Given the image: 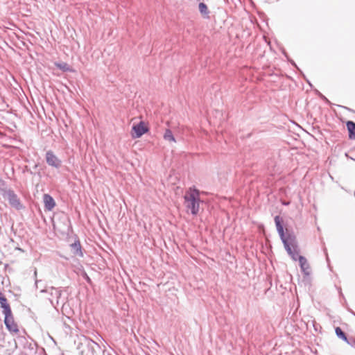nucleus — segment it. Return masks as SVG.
Here are the masks:
<instances>
[{
	"label": "nucleus",
	"instance_id": "1",
	"mask_svg": "<svg viewBox=\"0 0 355 355\" xmlns=\"http://www.w3.org/2000/svg\"><path fill=\"white\" fill-rule=\"evenodd\" d=\"M184 205L188 211L193 216H196L200 211V191L196 188L190 187L184 196Z\"/></svg>",
	"mask_w": 355,
	"mask_h": 355
},
{
	"label": "nucleus",
	"instance_id": "4",
	"mask_svg": "<svg viewBox=\"0 0 355 355\" xmlns=\"http://www.w3.org/2000/svg\"><path fill=\"white\" fill-rule=\"evenodd\" d=\"M284 245L286 252L291 258L294 261L298 260L300 263V258L304 257L299 254L296 237L293 239L290 237L288 241L284 242Z\"/></svg>",
	"mask_w": 355,
	"mask_h": 355
},
{
	"label": "nucleus",
	"instance_id": "14",
	"mask_svg": "<svg viewBox=\"0 0 355 355\" xmlns=\"http://www.w3.org/2000/svg\"><path fill=\"white\" fill-rule=\"evenodd\" d=\"M71 248L73 250L74 254L83 257V252L81 250V245L79 241H76L71 244Z\"/></svg>",
	"mask_w": 355,
	"mask_h": 355
},
{
	"label": "nucleus",
	"instance_id": "10",
	"mask_svg": "<svg viewBox=\"0 0 355 355\" xmlns=\"http://www.w3.org/2000/svg\"><path fill=\"white\" fill-rule=\"evenodd\" d=\"M45 209L51 211L55 206L54 199L49 194H44L43 196Z\"/></svg>",
	"mask_w": 355,
	"mask_h": 355
},
{
	"label": "nucleus",
	"instance_id": "20",
	"mask_svg": "<svg viewBox=\"0 0 355 355\" xmlns=\"http://www.w3.org/2000/svg\"><path fill=\"white\" fill-rule=\"evenodd\" d=\"M28 312L30 314V317L32 318L33 319H34V316H33V313L31 312V309L28 308L27 309Z\"/></svg>",
	"mask_w": 355,
	"mask_h": 355
},
{
	"label": "nucleus",
	"instance_id": "3",
	"mask_svg": "<svg viewBox=\"0 0 355 355\" xmlns=\"http://www.w3.org/2000/svg\"><path fill=\"white\" fill-rule=\"evenodd\" d=\"M284 245L286 252L291 258L294 261L298 260L300 263V258L304 257L299 254L296 237L293 239L290 237L288 241L284 242Z\"/></svg>",
	"mask_w": 355,
	"mask_h": 355
},
{
	"label": "nucleus",
	"instance_id": "16",
	"mask_svg": "<svg viewBox=\"0 0 355 355\" xmlns=\"http://www.w3.org/2000/svg\"><path fill=\"white\" fill-rule=\"evenodd\" d=\"M164 139L166 141H173V142L176 141L172 132L169 129L166 130V131L164 134Z\"/></svg>",
	"mask_w": 355,
	"mask_h": 355
},
{
	"label": "nucleus",
	"instance_id": "11",
	"mask_svg": "<svg viewBox=\"0 0 355 355\" xmlns=\"http://www.w3.org/2000/svg\"><path fill=\"white\" fill-rule=\"evenodd\" d=\"M300 266L301 268L302 272L305 275L308 276L310 275V273H311L310 266L305 257L300 258Z\"/></svg>",
	"mask_w": 355,
	"mask_h": 355
},
{
	"label": "nucleus",
	"instance_id": "17",
	"mask_svg": "<svg viewBox=\"0 0 355 355\" xmlns=\"http://www.w3.org/2000/svg\"><path fill=\"white\" fill-rule=\"evenodd\" d=\"M55 66L63 71H71L70 67L66 62H58L55 63Z\"/></svg>",
	"mask_w": 355,
	"mask_h": 355
},
{
	"label": "nucleus",
	"instance_id": "8",
	"mask_svg": "<svg viewBox=\"0 0 355 355\" xmlns=\"http://www.w3.org/2000/svg\"><path fill=\"white\" fill-rule=\"evenodd\" d=\"M3 313L5 315L4 322L8 329H9L10 331H16L17 330V326L14 322L13 318L12 316L11 309H10L9 313L3 311Z\"/></svg>",
	"mask_w": 355,
	"mask_h": 355
},
{
	"label": "nucleus",
	"instance_id": "2",
	"mask_svg": "<svg viewBox=\"0 0 355 355\" xmlns=\"http://www.w3.org/2000/svg\"><path fill=\"white\" fill-rule=\"evenodd\" d=\"M0 196H1L4 200H8L12 207L17 209H21V205L17 195L12 190L4 187L3 184L0 186Z\"/></svg>",
	"mask_w": 355,
	"mask_h": 355
},
{
	"label": "nucleus",
	"instance_id": "6",
	"mask_svg": "<svg viewBox=\"0 0 355 355\" xmlns=\"http://www.w3.org/2000/svg\"><path fill=\"white\" fill-rule=\"evenodd\" d=\"M45 159L47 164L55 168L62 166V161L55 155L52 150H48L45 155Z\"/></svg>",
	"mask_w": 355,
	"mask_h": 355
},
{
	"label": "nucleus",
	"instance_id": "24",
	"mask_svg": "<svg viewBox=\"0 0 355 355\" xmlns=\"http://www.w3.org/2000/svg\"><path fill=\"white\" fill-rule=\"evenodd\" d=\"M292 63H293V64L294 66H295V67H297V66H296L295 63H294V62H292Z\"/></svg>",
	"mask_w": 355,
	"mask_h": 355
},
{
	"label": "nucleus",
	"instance_id": "21",
	"mask_svg": "<svg viewBox=\"0 0 355 355\" xmlns=\"http://www.w3.org/2000/svg\"><path fill=\"white\" fill-rule=\"evenodd\" d=\"M29 348H30L31 350H32L34 352H35V348L33 347H32V344L31 343L29 345Z\"/></svg>",
	"mask_w": 355,
	"mask_h": 355
},
{
	"label": "nucleus",
	"instance_id": "23",
	"mask_svg": "<svg viewBox=\"0 0 355 355\" xmlns=\"http://www.w3.org/2000/svg\"><path fill=\"white\" fill-rule=\"evenodd\" d=\"M37 284H38V281L35 280V285H36L37 287Z\"/></svg>",
	"mask_w": 355,
	"mask_h": 355
},
{
	"label": "nucleus",
	"instance_id": "15",
	"mask_svg": "<svg viewBox=\"0 0 355 355\" xmlns=\"http://www.w3.org/2000/svg\"><path fill=\"white\" fill-rule=\"evenodd\" d=\"M0 304L1 308H3V311H6L7 313H9L10 307V305L7 302L6 298L3 295L0 297Z\"/></svg>",
	"mask_w": 355,
	"mask_h": 355
},
{
	"label": "nucleus",
	"instance_id": "25",
	"mask_svg": "<svg viewBox=\"0 0 355 355\" xmlns=\"http://www.w3.org/2000/svg\"><path fill=\"white\" fill-rule=\"evenodd\" d=\"M2 296H3V295L1 294V293H0V297H2Z\"/></svg>",
	"mask_w": 355,
	"mask_h": 355
},
{
	"label": "nucleus",
	"instance_id": "12",
	"mask_svg": "<svg viewBox=\"0 0 355 355\" xmlns=\"http://www.w3.org/2000/svg\"><path fill=\"white\" fill-rule=\"evenodd\" d=\"M41 292L42 293H44V292L49 293L52 297H55L57 300H58L61 295V291L54 287H50L48 289H42Z\"/></svg>",
	"mask_w": 355,
	"mask_h": 355
},
{
	"label": "nucleus",
	"instance_id": "18",
	"mask_svg": "<svg viewBox=\"0 0 355 355\" xmlns=\"http://www.w3.org/2000/svg\"><path fill=\"white\" fill-rule=\"evenodd\" d=\"M336 336L341 338L342 340L347 342V338L346 334L343 332V331L340 327H336L335 329Z\"/></svg>",
	"mask_w": 355,
	"mask_h": 355
},
{
	"label": "nucleus",
	"instance_id": "9",
	"mask_svg": "<svg viewBox=\"0 0 355 355\" xmlns=\"http://www.w3.org/2000/svg\"><path fill=\"white\" fill-rule=\"evenodd\" d=\"M87 355H96L101 351L100 345L94 341H90L87 345Z\"/></svg>",
	"mask_w": 355,
	"mask_h": 355
},
{
	"label": "nucleus",
	"instance_id": "13",
	"mask_svg": "<svg viewBox=\"0 0 355 355\" xmlns=\"http://www.w3.org/2000/svg\"><path fill=\"white\" fill-rule=\"evenodd\" d=\"M346 125L349 131V138L355 139V123L352 121H348Z\"/></svg>",
	"mask_w": 355,
	"mask_h": 355
},
{
	"label": "nucleus",
	"instance_id": "7",
	"mask_svg": "<svg viewBox=\"0 0 355 355\" xmlns=\"http://www.w3.org/2000/svg\"><path fill=\"white\" fill-rule=\"evenodd\" d=\"M132 130L134 131V133H132V137L134 138H139L148 131V129L145 126L144 123L141 121L132 126Z\"/></svg>",
	"mask_w": 355,
	"mask_h": 355
},
{
	"label": "nucleus",
	"instance_id": "5",
	"mask_svg": "<svg viewBox=\"0 0 355 355\" xmlns=\"http://www.w3.org/2000/svg\"><path fill=\"white\" fill-rule=\"evenodd\" d=\"M275 223L276 225L277 232H278L283 243H284L285 241H288L290 237L292 239L295 238V236L292 233L287 232V234H285L284 231V227L282 223L280 217L279 216H276L275 217Z\"/></svg>",
	"mask_w": 355,
	"mask_h": 355
},
{
	"label": "nucleus",
	"instance_id": "26",
	"mask_svg": "<svg viewBox=\"0 0 355 355\" xmlns=\"http://www.w3.org/2000/svg\"><path fill=\"white\" fill-rule=\"evenodd\" d=\"M24 355H26V354L24 352Z\"/></svg>",
	"mask_w": 355,
	"mask_h": 355
},
{
	"label": "nucleus",
	"instance_id": "19",
	"mask_svg": "<svg viewBox=\"0 0 355 355\" xmlns=\"http://www.w3.org/2000/svg\"><path fill=\"white\" fill-rule=\"evenodd\" d=\"M199 10L202 15H208L209 13L207 5L202 2L199 3Z\"/></svg>",
	"mask_w": 355,
	"mask_h": 355
},
{
	"label": "nucleus",
	"instance_id": "22",
	"mask_svg": "<svg viewBox=\"0 0 355 355\" xmlns=\"http://www.w3.org/2000/svg\"><path fill=\"white\" fill-rule=\"evenodd\" d=\"M34 275H35V276H36V275H37V271H36V270H35V271H34Z\"/></svg>",
	"mask_w": 355,
	"mask_h": 355
}]
</instances>
